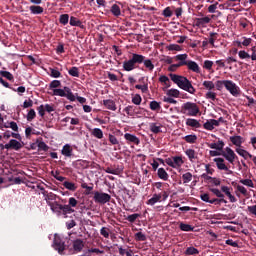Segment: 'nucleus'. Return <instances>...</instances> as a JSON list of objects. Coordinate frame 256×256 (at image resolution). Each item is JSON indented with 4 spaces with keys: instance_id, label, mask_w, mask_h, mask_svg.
Listing matches in <instances>:
<instances>
[{
    "instance_id": "nucleus-51",
    "label": "nucleus",
    "mask_w": 256,
    "mask_h": 256,
    "mask_svg": "<svg viewBox=\"0 0 256 256\" xmlns=\"http://www.w3.org/2000/svg\"><path fill=\"white\" fill-rule=\"evenodd\" d=\"M143 101V98H141V95L140 94H135L133 97H132V103L134 105H141V102Z\"/></svg>"
},
{
    "instance_id": "nucleus-29",
    "label": "nucleus",
    "mask_w": 256,
    "mask_h": 256,
    "mask_svg": "<svg viewBox=\"0 0 256 256\" xmlns=\"http://www.w3.org/2000/svg\"><path fill=\"white\" fill-rule=\"evenodd\" d=\"M185 154L187 155L189 161H191L192 163L193 161H195V159H199L194 149H187L185 151Z\"/></svg>"
},
{
    "instance_id": "nucleus-35",
    "label": "nucleus",
    "mask_w": 256,
    "mask_h": 256,
    "mask_svg": "<svg viewBox=\"0 0 256 256\" xmlns=\"http://www.w3.org/2000/svg\"><path fill=\"white\" fill-rule=\"evenodd\" d=\"M179 229H180V231L189 232V231H194L195 227H193L190 224H185L184 222H180L179 223Z\"/></svg>"
},
{
    "instance_id": "nucleus-50",
    "label": "nucleus",
    "mask_w": 256,
    "mask_h": 256,
    "mask_svg": "<svg viewBox=\"0 0 256 256\" xmlns=\"http://www.w3.org/2000/svg\"><path fill=\"white\" fill-rule=\"evenodd\" d=\"M68 73L71 77H79V68L74 66L68 70Z\"/></svg>"
},
{
    "instance_id": "nucleus-59",
    "label": "nucleus",
    "mask_w": 256,
    "mask_h": 256,
    "mask_svg": "<svg viewBox=\"0 0 256 256\" xmlns=\"http://www.w3.org/2000/svg\"><path fill=\"white\" fill-rule=\"evenodd\" d=\"M203 68L206 69L207 71H211V69H213V61L205 60L203 64Z\"/></svg>"
},
{
    "instance_id": "nucleus-55",
    "label": "nucleus",
    "mask_w": 256,
    "mask_h": 256,
    "mask_svg": "<svg viewBox=\"0 0 256 256\" xmlns=\"http://www.w3.org/2000/svg\"><path fill=\"white\" fill-rule=\"evenodd\" d=\"M135 106H127L126 108H124V111L130 116L133 117L135 115Z\"/></svg>"
},
{
    "instance_id": "nucleus-2",
    "label": "nucleus",
    "mask_w": 256,
    "mask_h": 256,
    "mask_svg": "<svg viewBox=\"0 0 256 256\" xmlns=\"http://www.w3.org/2000/svg\"><path fill=\"white\" fill-rule=\"evenodd\" d=\"M53 95H56L58 97H66L68 101H76L77 99V101L80 102L81 104L87 103V98L81 97V96L75 97L73 95V92L71 91V88L67 86H65L63 89H54Z\"/></svg>"
},
{
    "instance_id": "nucleus-45",
    "label": "nucleus",
    "mask_w": 256,
    "mask_h": 256,
    "mask_svg": "<svg viewBox=\"0 0 256 256\" xmlns=\"http://www.w3.org/2000/svg\"><path fill=\"white\" fill-rule=\"evenodd\" d=\"M209 203L211 205H221V203H227V200L225 198H214L210 199Z\"/></svg>"
},
{
    "instance_id": "nucleus-21",
    "label": "nucleus",
    "mask_w": 256,
    "mask_h": 256,
    "mask_svg": "<svg viewBox=\"0 0 256 256\" xmlns=\"http://www.w3.org/2000/svg\"><path fill=\"white\" fill-rule=\"evenodd\" d=\"M230 141L236 147H241V145H243V137L239 135L231 136Z\"/></svg>"
},
{
    "instance_id": "nucleus-27",
    "label": "nucleus",
    "mask_w": 256,
    "mask_h": 256,
    "mask_svg": "<svg viewBox=\"0 0 256 256\" xmlns=\"http://www.w3.org/2000/svg\"><path fill=\"white\" fill-rule=\"evenodd\" d=\"M184 255H186V256H189V255L197 256V255H199V249H197L193 246H189L185 249Z\"/></svg>"
},
{
    "instance_id": "nucleus-7",
    "label": "nucleus",
    "mask_w": 256,
    "mask_h": 256,
    "mask_svg": "<svg viewBox=\"0 0 256 256\" xmlns=\"http://www.w3.org/2000/svg\"><path fill=\"white\" fill-rule=\"evenodd\" d=\"M84 247H85V242L82 239L78 238L72 241V248L69 249V253L71 255H75L76 253H81Z\"/></svg>"
},
{
    "instance_id": "nucleus-17",
    "label": "nucleus",
    "mask_w": 256,
    "mask_h": 256,
    "mask_svg": "<svg viewBox=\"0 0 256 256\" xmlns=\"http://www.w3.org/2000/svg\"><path fill=\"white\" fill-rule=\"evenodd\" d=\"M124 139H126V141H128V143H134V145H139V143H141V140H139V138L133 134L130 133H126L124 135Z\"/></svg>"
},
{
    "instance_id": "nucleus-26",
    "label": "nucleus",
    "mask_w": 256,
    "mask_h": 256,
    "mask_svg": "<svg viewBox=\"0 0 256 256\" xmlns=\"http://www.w3.org/2000/svg\"><path fill=\"white\" fill-rule=\"evenodd\" d=\"M186 125L188 127H194L195 129L201 128V123H199L197 119H193V118L186 119Z\"/></svg>"
},
{
    "instance_id": "nucleus-33",
    "label": "nucleus",
    "mask_w": 256,
    "mask_h": 256,
    "mask_svg": "<svg viewBox=\"0 0 256 256\" xmlns=\"http://www.w3.org/2000/svg\"><path fill=\"white\" fill-rule=\"evenodd\" d=\"M134 69H137V66H134L130 60H125L123 62V70L124 71H133Z\"/></svg>"
},
{
    "instance_id": "nucleus-62",
    "label": "nucleus",
    "mask_w": 256,
    "mask_h": 256,
    "mask_svg": "<svg viewBox=\"0 0 256 256\" xmlns=\"http://www.w3.org/2000/svg\"><path fill=\"white\" fill-rule=\"evenodd\" d=\"M168 51H181L182 48L179 44H170L168 47H167Z\"/></svg>"
},
{
    "instance_id": "nucleus-58",
    "label": "nucleus",
    "mask_w": 256,
    "mask_h": 256,
    "mask_svg": "<svg viewBox=\"0 0 256 256\" xmlns=\"http://www.w3.org/2000/svg\"><path fill=\"white\" fill-rule=\"evenodd\" d=\"M240 183L246 187H255V184H253V180L251 179H242L240 180Z\"/></svg>"
},
{
    "instance_id": "nucleus-1",
    "label": "nucleus",
    "mask_w": 256,
    "mask_h": 256,
    "mask_svg": "<svg viewBox=\"0 0 256 256\" xmlns=\"http://www.w3.org/2000/svg\"><path fill=\"white\" fill-rule=\"evenodd\" d=\"M169 77L171 81H173V83H175L179 87V89L190 93V95H195V93H197V90L195 89V87H193V84L189 79H187V77L173 73H171Z\"/></svg>"
},
{
    "instance_id": "nucleus-53",
    "label": "nucleus",
    "mask_w": 256,
    "mask_h": 256,
    "mask_svg": "<svg viewBox=\"0 0 256 256\" xmlns=\"http://www.w3.org/2000/svg\"><path fill=\"white\" fill-rule=\"evenodd\" d=\"M50 77H53L54 79H59L61 77V72L55 68H50Z\"/></svg>"
},
{
    "instance_id": "nucleus-18",
    "label": "nucleus",
    "mask_w": 256,
    "mask_h": 256,
    "mask_svg": "<svg viewBox=\"0 0 256 256\" xmlns=\"http://www.w3.org/2000/svg\"><path fill=\"white\" fill-rule=\"evenodd\" d=\"M69 23H70L71 27H80V29H85V25L83 24V22H81V20H79L75 16L70 17Z\"/></svg>"
},
{
    "instance_id": "nucleus-5",
    "label": "nucleus",
    "mask_w": 256,
    "mask_h": 256,
    "mask_svg": "<svg viewBox=\"0 0 256 256\" xmlns=\"http://www.w3.org/2000/svg\"><path fill=\"white\" fill-rule=\"evenodd\" d=\"M95 203H99L100 205H105V203H109L111 201V195L105 193V192H94L93 197Z\"/></svg>"
},
{
    "instance_id": "nucleus-10",
    "label": "nucleus",
    "mask_w": 256,
    "mask_h": 256,
    "mask_svg": "<svg viewBox=\"0 0 256 256\" xmlns=\"http://www.w3.org/2000/svg\"><path fill=\"white\" fill-rule=\"evenodd\" d=\"M23 145L21 142L11 139L8 144H5V149H14V151H19V149H22Z\"/></svg>"
},
{
    "instance_id": "nucleus-42",
    "label": "nucleus",
    "mask_w": 256,
    "mask_h": 256,
    "mask_svg": "<svg viewBox=\"0 0 256 256\" xmlns=\"http://www.w3.org/2000/svg\"><path fill=\"white\" fill-rule=\"evenodd\" d=\"M211 193L218 197L219 199H225V194L221 192V190L217 188H210Z\"/></svg>"
},
{
    "instance_id": "nucleus-19",
    "label": "nucleus",
    "mask_w": 256,
    "mask_h": 256,
    "mask_svg": "<svg viewBox=\"0 0 256 256\" xmlns=\"http://www.w3.org/2000/svg\"><path fill=\"white\" fill-rule=\"evenodd\" d=\"M172 163L174 165V166H172L173 169H179V167H181V165H183V163H185V161H183V157H181V156H173Z\"/></svg>"
},
{
    "instance_id": "nucleus-13",
    "label": "nucleus",
    "mask_w": 256,
    "mask_h": 256,
    "mask_svg": "<svg viewBox=\"0 0 256 256\" xmlns=\"http://www.w3.org/2000/svg\"><path fill=\"white\" fill-rule=\"evenodd\" d=\"M0 83L1 85H3V87H6V89H12V91H17V93H25V86H19L17 89L12 88L11 85H9V82L5 81L1 77H0Z\"/></svg>"
},
{
    "instance_id": "nucleus-47",
    "label": "nucleus",
    "mask_w": 256,
    "mask_h": 256,
    "mask_svg": "<svg viewBox=\"0 0 256 256\" xmlns=\"http://www.w3.org/2000/svg\"><path fill=\"white\" fill-rule=\"evenodd\" d=\"M159 82L160 83H164V85L166 87H171V81L169 80V77H167L166 75H162L159 77Z\"/></svg>"
},
{
    "instance_id": "nucleus-54",
    "label": "nucleus",
    "mask_w": 256,
    "mask_h": 256,
    "mask_svg": "<svg viewBox=\"0 0 256 256\" xmlns=\"http://www.w3.org/2000/svg\"><path fill=\"white\" fill-rule=\"evenodd\" d=\"M162 15L163 17L167 18L173 17V10L171 9V7L168 6L163 10Z\"/></svg>"
},
{
    "instance_id": "nucleus-60",
    "label": "nucleus",
    "mask_w": 256,
    "mask_h": 256,
    "mask_svg": "<svg viewBox=\"0 0 256 256\" xmlns=\"http://www.w3.org/2000/svg\"><path fill=\"white\" fill-rule=\"evenodd\" d=\"M109 228L107 227H102L100 229V235H102V237H105V239H109Z\"/></svg>"
},
{
    "instance_id": "nucleus-43",
    "label": "nucleus",
    "mask_w": 256,
    "mask_h": 256,
    "mask_svg": "<svg viewBox=\"0 0 256 256\" xmlns=\"http://www.w3.org/2000/svg\"><path fill=\"white\" fill-rule=\"evenodd\" d=\"M182 179L184 184L191 183V181L193 180V174H191V172H187L182 175Z\"/></svg>"
},
{
    "instance_id": "nucleus-25",
    "label": "nucleus",
    "mask_w": 256,
    "mask_h": 256,
    "mask_svg": "<svg viewBox=\"0 0 256 256\" xmlns=\"http://www.w3.org/2000/svg\"><path fill=\"white\" fill-rule=\"evenodd\" d=\"M29 9L32 15H41L44 11L43 7L39 5H32L29 7Z\"/></svg>"
},
{
    "instance_id": "nucleus-30",
    "label": "nucleus",
    "mask_w": 256,
    "mask_h": 256,
    "mask_svg": "<svg viewBox=\"0 0 256 256\" xmlns=\"http://www.w3.org/2000/svg\"><path fill=\"white\" fill-rule=\"evenodd\" d=\"M0 77H1V79H3V77H4L5 79H7L8 81H11V82L15 81V77L9 71L1 70Z\"/></svg>"
},
{
    "instance_id": "nucleus-40",
    "label": "nucleus",
    "mask_w": 256,
    "mask_h": 256,
    "mask_svg": "<svg viewBox=\"0 0 256 256\" xmlns=\"http://www.w3.org/2000/svg\"><path fill=\"white\" fill-rule=\"evenodd\" d=\"M63 187H65V189H68V191H77V185H75V183L73 182L65 181L63 183Z\"/></svg>"
},
{
    "instance_id": "nucleus-34",
    "label": "nucleus",
    "mask_w": 256,
    "mask_h": 256,
    "mask_svg": "<svg viewBox=\"0 0 256 256\" xmlns=\"http://www.w3.org/2000/svg\"><path fill=\"white\" fill-rule=\"evenodd\" d=\"M207 23H211V18L209 17H203V18H197L196 19V26L201 27V25H207Z\"/></svg>"
},
{
    "instance_id": "nucleus-24",
    "label": "nucleus",
    "mask_w": 256,
    "mask_h": 256,
    "mask_svg": "<svg viewBox=\"0 0 256 256\" xmlns=\"http://www.w3.org/2000/svg\"><path fill=\"white\" fill-rule=\"evenodd\" d=\"M161 201H162V200H161V194L155 193V194H153L152 198H150V199L146 202V204L153 206V205H155V203H161Z\"/></svg>"
},
{
    "instance_id": "nucleus-36",
    "label": "nucleus",
    "mask_w": 256,
    "mask_h": 256,
    "mask_svg": "<svg viewBox=\"0 0 256 256\" xmlns=\"http://www.w3.org/2000/svg\"><path fill=\"white\" fill-rule=\"evenodd\" d=\"M61 213H62V215H69V214H71V213H75V209L71 208V207L69 206V204H67V205H62V207H61Z\"/></svg>"
},
{
    "instance_id": "nucleus-31",
    "label": "nucleus",
    "mask_w": 256,
    "mask_h": 256,
    "mask_svg": "<svg viewBox=\"0 0 256 256\" xmlns=\"http://www.w3.org/2000/svg\"><path fill=\"white\" fill-rule=\"evenodd\" d=\"M157 175H158L159 179H162V181L169 180V174L167 173V171L164 170V168H159Z\"/></svg>"
},
{
    "instance_id": "nucleus-22",
    "label": "nucleus",
    "mask_w": 256,
    "mask_h": 256,
    "mask_svg": "<svg viewBox=\"0 0 256 256\" xmlns=\"http://www.w3.org/2000/svg\"><path fill=\"white\" fill-rule=\"evenodd\" d=\"M50 209L51 211H53V213H57L58 215H61V207L62 204H59V202L54 201L53 203H49Z\"/></svg>"
},
{
    "instance_id": "nucleus-12",
    "label": "nucleus",
    "mask_w": 256,
    "mask_h": 256,
    "mask_svg": "<svg viewBox=\"0 0 256 256\" xmlns=\"http://www.w3.org/2000/svg\"><path fill=\"white\" fill-rule=\"evenodd\" d=\"M42 195L45 197L47 205H49V203H55V201H57V198L59 197L55 193H49L47 191L42 192Z\"/></svg>"
},
{
    "instance_id": "nucleus-46",
    "label": "nucleus",
    "mask_w": 256,
    "mask_h": 256,
    "mask_svg": "<svg viewBox=\"0 0 256 256\" xmlns=\"http://www.w3.org/2000/svg\"><path fill=\"white\" fill-rule=\"evenodd\" d=\"M59 23H61V25H67L69 23V14H61L59 17Z\"/></svg>"
},
{
    "instance_id": "nucleus-14",
    "label": "nucleus",
    "mask_w": 256,
    "mask_h": 256,
    "mask_svg": "<svg viewBox=\"0 0 256 256\" xmlns=\"http://www.w3.org/2000/svg\"><path fill=\"white\" fill-rule=\"evenodd\" d=\"M186 67H188L190 71H193V73H201V68L199 67V64H197V62L195 61L188 60Z\"/></svg>"
},
{
    "instance_id": "nucleus-23",
    "label": "nucleus",
    "mask_w": 256,
    "mask_h": 256,
    "mask_svg": "<svg viewBox=\"0 0 256 256\" xmlns=\"http://www.w3.org/2000/svg\"><path fill=\"white\" fill-rule=\"evenodd\" d=\"M142 63L144 67L150 71V73L153 72V69H155V64H153V61H151V59H146L145 56H143Z\"/></svg>"
},
{
    "instance_id": "nucleus-3",
    "label": "nucleus",
    "mask_w": 256,
    "mask_h": 256,
    "mask_svg": "<svg viewBox=\"0 0 256 256\" xmlns=\"http://www.w3.org/2000/svg\"><path fill=\"white\" fill-rule=\"evenodd\" d=\"M180 113L182 115H187L188 117H197L199 113H201V110L199 109V105L194 102H186L182 104Z\"/></svg>"
},
{
    "instance_id": "nucleus-44",
    "label": "nucleus",
    "mask_w": 256,
    "mask_h": 256,
    "mask_svg": "<svg viewBox=\"0 0 256 256\" xmlns=\"http://www.w3.org/2000/svg\"><path fill=\"white\" fill-rule=\"evenodd\" d=\"M139 217H141V214H138V213L131 214L127 216L126 221H128L129 223H135V221H137Z\"/></svg>"
},
{
    "instance_id": "nucleus-49",
    "label": "nucleus",
    "mask_w": 256,
    "mask_h": 256,
    "mask_svg": "<svg viewBox=\"0 0 256 256\" xmlns=\"http://www.w3.org/2000/svg\"><path fill=\"white\" fill-rule=\"evenodd\" d=\"M150 109L151 111H159L161 109V104L157 101H151L150 102Z\"/></svg>"
},
{
    "instance_id": "nucleus-56",
    "label": "nucleus",
    "mask_w": 256,
    "mask_h": 256,
    "mask_svg": "<svg viewBox=\"0 0 256 256\" xmlns=\"http://www.w3.org/2000/svg\"><path fill=\"white\" fill-rule=\"evenodd\" d=\"M58 87H61V81L59 80H53L50 84H49V89H53V91L55 89H57Z\"/></svg>"
},
{
    "instance_id": "nucleus-28",
    "label": "nucleus",
    "mask_w": 256,
    "mask_h": 256,
    "mask_svg": "<svg viewBox=\"0 0 256 256\" xmlns=\"http://www.w3.org/2000/svg\"><path fill=\"white\" fill-rule=\"evenodd\" d=\"M149 129L155 135H158V133H162L161 124H159V123H150L149 124Z\"/></svg>"
},
{
    "instance_id": "nucleus-6",
    "label": "nucleus",
    "mask_w": 256,
    "mask_h": 256,
    "mask_svg": "<svg viewBox=\"0 0 256 256\" xmlns=\"http://www.w3.org/2000/svg\"><path fill=\"white\" fill-rule=\"evenodd\" d=\"M225 89L229 91L233 95V97H239L241 95V90L239 89V86L235 84L231 80H225Z\"/></svg>"
},
{
    "instance_id": "nucleus-61",
    "label": "nucleus",
    "mask_w": 256,
    "mask_h": 256,
    "mask_svg": "<svg viewBox=\"0 0 256 256\" xmlns=\"http://www.w3.org/2000/svg\"><path fill=\"white\" fill-rule=\"evenodd\" d=\"M135 89H140V91H142V93H147L149 91V86L147 84H144V85L137 84L135 86Z\"/></svg>"
},
{
    "instance_id": "nucleus-39",
    "label": "nucleus",
    "mask_w": 256,
    "mask_h": 256,
    "mask_svg": "<svg viewBox=\"0 0 256 256\" xmlns=\"http://www.w3.org/2000/svg\"><path fill=\"white\" fill-rule=\"evenodd\" d=\"M209 37L210 38H209L208 43H210V45H212V47H215V41H217L219 34L217 32H210Z\"/></svg>"
},
{
    "instance_id": "nucleus-20",
    "label": "nucleus",
    "mask_w": 256,
    "mask_h": 256,
    "mask_svg": "<svg viewBox=\"0 0 256 256\" xmlns=\"http://www.w3.org/2000/svg\"><path fill=\"white\" fill-rule=\"evenodd\" d=\"M210 149H216V151H223V147H225V142L223 140H219L217 143L208 144Z\"/></svg>"
},
{
    "instance_id": "nucleus-11",
    "label": "nucleus",
    "mask_w": 256,
    "mask_h": 256,
    "mask_svg": "<svg viewBox=\"0 0 256 256\" xmlns=\"http://www.w3.org/2000/svg\"><path fill=\"white\" fill-rule=\"evenodd\" d=\"M134 67H137V65H141L143 63V55L133 53L132 57L128 60Z\"/></svg>"
},
{
    "instance_id": "nucleus-37",
    "label": "nucleus",
    "mask_w": 256,
    "mask_h": 256,
    "mask_svg": "<svg viewBox=\"0 0 256 256\" xmlns=\"http://www.w3.org/2000/svg\"><path fill=\"white\" fill-rule=\"evenodd\" d=\"M110 11L114 17H120L121 15V7H119L117 4H113Z\"/></svg>"
},
{
    "instance_id": "nucleus-64",
    "label": "nucleus",
    "mask_w": 256,
    "mask_h": 256,
    "mask_svg": "<svg viewBox=\"0 0 256 256\" xmlns=\"http://www.w3.org/2000/svg\"><path fill=\"white\" fill-rule=\"evenodd\" d=\"M35 117H37V113H35L34 109H31L27 114V121H32Z\"/></svg>"
},
{
    "instance_id": "nucleus-52",
    "label": "nucleus",
    "mask_w": 256,
    "mask_h": 256,
    "mask_svg": "<svg viewBox=\"0 0 256 256\" xmlns=\"http://www.w3.org/2000/svg\"><path fill=\"white\" fill-rule=\"evenodd\" d=\"M236 153L240 155V157H243V159H247V156H249V152L245 149L236 148Z\"/></svg>"
},
{
    "instance_id": "nucleus-32",
    "label": "nucleus",
    "mask_w": 256,
    "mask_h": 256,
    "mask_svg": "<svg viewBox=\"0 0 256 256\" xmlns=\"http://www.w3.org/2000/svg\"><path fill=\"white\" fill-rule=\"evenodd\" d=\"M187 57H189V55L187 54H178L175 56V59L176 61H180L178 63H184L183 66H185L189 63V60H187Z\"/></svg>"
},
{
    "instance_id": "nucleus-57",
    "label": "nucleus",
    "mask_w": 256,
    "mask_h": 256,
    "mask_svg": "<svg viewBox=\"0 0 256 256\" xmlns=\"http://www.w3.org/2000/svg\"><path fill=\"white\" fill-rule=\"evenodd\" d=\"M135 240L136 241H147V236H145V234H143V232H137L135 234Z\"/></svg>"
},
{
    "instance_id": "nucleus-48",
    "label": "nucleus",
    "mask_w": 256,
    "mask_h": 256,
    "mask_svg": "<svg viewBox=\"0 0 256 256\" xmlns=\"http://www.w3.org/2000/svg\"><path fill=\"white\" fill-rule=\"evenodd\" d=\"M202 85L205 89H208V91L215 89V83H213V81H204Z\"/></svg>"
},
{
    "instance_id": "nucleus-16",
    "label": "nucleus",
    "mask_w": 256,
    "mask_h": 256,
    "mask_svg": "<svg viewBox=\"0 0 256 256\" xmlns=\"http://www.w3.org/2000/svg\"><path fill=\"white\" fill-rule=\"evenodd\" d=\"M61 154L64 155V157H73V147L69 144H65L61 150Z\"/></svg>"
},
{
    "instance_id": "nucleus-4",
    "label": "nucleus",
    "mask_w": 256,
    "mask_h": 256,
    "mask_svg": "<svg viewBox=\"0 0 256 256\" xmlns=\"http://www.w3.org/2000/svg\"><path fill=\"white\" fill-rule=\"evenodd\" d=\"M52 247L55 251L58 252L59 255H67V253L65 251H67V248L69 246H67L65 244V239L64 238H62L58 234H55Z\"/></svg>"
},
{
    "instance_id": "nucleus-63",
    "label": "nucleus",
    "mask_w": 256,
    "mask_h": 256,
    "mask_svg": "<svg viewBox=\"0 0 256 256\" xmlns=\"http://www.w3.org/2000/svg\"><path fill=\"white\" fill-rule=\"evenodd\" d=\"M168 97H179V90L177 89H170L167 91Z\"/></svg>"
},
{
    "instance_id": "nucleus-41",
    "label": "nucleus",
    "mask_w": 256,
    "mask_h": 256,
    "mask_svg": "<svg viewBox=\"0 0 256 256\" xmlns=\"http://www.w3.org/2000/svg\"><path fill=\"white\" fill-rule=\"evenodd\" d=\"M183 139L186 141V143H197V135L195 134L186 135Z\"/></svg>"
},
{
    "instance_id": "nucleus-9",
    "label": "nucleus",
    "mask_w": 256,
    "mask_h": 256,
    "mask_svg": "<svg viewBox=\"0 0 256 256\" xmlns=\"http://www.w3.org/2000/svg\"><path fill=\"white\" fill-rule=\"evenodd\" d=\"M214 163H216L217 169L219 171H228V175H232L233 171L229 170V167L225 164V159L223 158H214L213 159Z\"/></svg>"
},
{
    "instance_id": "nucleus-15",
    "label": "nucleus",
    "mask_w": 256,
    "mask_h": 256,
    "mask_svg": "<svg viewBox=\"0 0 256 256\" xmlns=\"http://www.w3.org/2000/svg\"><path fill=\"white\" fill-rule=\"evenodd\" d=\"M102 105L110 111H117V105L115 104V101L111 99L103 100Z\"/></svg>"
},
{
    "instance_id": "nucleus-38",
    "label": "nucleus",
    "mask_w": 256,
    "mask_h": 256,
    "mask_svg": "<svg viewBox=\"0 0 256 256\" xmlns=\"http://www.w3.org/2000/svg\"><path fill=\"white\" fill-rule=\"evenodd\" d=\"M91 135H93V137H96V139H103V130H101V128H94L91 131Z\"/></svg>"
},
{
    "instance_id": "nucleus-8",
    "label": "nucleus",
    "mask_w": 256,
    "mask_h": 256,
    "mask_svg": "<svg viewBox=\"0 0 256 256\" xmlns=\"http://www.w3.org/2000/svg\"><path fill=\"white\" fill-rule=\"evenodd\" d=\"M221 155L226 159V161L230 162L231 165H233L235 163V159H237V154H235V151L230 147H226L225 151L221 152Z\"/></svg>"
}]
</instances>
